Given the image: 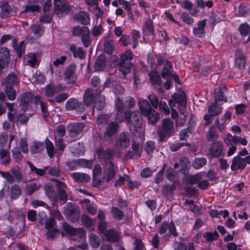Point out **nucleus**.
I'll return each instance as SVG.
<instances>
[{
    "mask_svg": "<svg viewBox=\"0 0 250 250\" xmlns=\"http://www.w3.org/2000/svg\"><path fill=\"white\" fill-rule=\"evenodd\" d=\"M45 148L47 153L50 158H53L55 153V148L53 143L46 138L45 140Z\"/></svg>",
    "mask_w": 250,
    "mask_h": 250,
    "instance_id": "nucleus-49",
    "label": "nucleus"
},
{
    "mask_svg": "<svg viewBox=\"0 0 250 250\" xmlns=\"http://www.w3.org/2000/svg\"><path fill=\"white\" fill-rule=\"evenodd\" d=\"M222 111V107L218 105V103H214L208 107V112L213 116L219 115Z\"/></svg>",
    "mask_w": 250,
    "mask_h": 250,
    "instance_id": "nucleus-38",
    "label": "nucleus"
},
{
    "mask_svg": "<svg viewBox=\"0 0 250 250\" xmlns=\"http://www.w3.org/2000/svg\"><path fill=\"white\" fill-rule=\"evenodd\" d=\"M44 189L46 195L50 201L52 202V206L53 207L56 206L57 201V195L54 190L52 184L50 183L46 184L44 188Z\"/></svg>",
    "mask_w": 250,
    "mask_h": 250,
    "instance_id": "nucleus-19",
    "label": "nucleus"
},
{
    "mask_svg": "<svg viewBox=\"0 0 250 250\" xmlns=\"http://www.w3.org/2000/svg\"><path fill=\"white\" fill-rule=\"evenodd\" d=\"M73 180L79 183H87L90 180V176L87 174L82 172H75L71 174Z\"/></svg>",
    "mask_w": 250,
    "mask_h": 250,
    "instance_id": "nucleus-25",
    "label": "nucleus"
},
{
    "mask_svg": "<svg viewBox=\"0 0 250 250\" xmlns=\"http://www.w3.org/2000/svg\"><path fill=\"white\" fill-rule=\"evenodd\" d=\"M119 125L115 122H112L108 125L106 130L104 133V138L106 140L114 135L117 132Z\"/></svg>",
    "mask_w": 250,
    "mask_h": 250,
    "instance_id": "nucleus-21",
    "label": "nucleus"
},
{
    "mask_svg": "<svg viewBox=\"0 0 250 250\" xmlns=\"http://www.w3.org/2000/svg\"><path fill=\"white\" fill-rule=\"evenodd\" d=\"M219 137V134L217 130L213 127L211 126L206 135L207 140L208 142H213L216 140Z\"/></svg>",
    "mask_w": 250,
    "mask_h": 250,
    "instance_id": "nucleus-40",
    "label": "nucleus"
},
{
    "mask_svg": "<svg viewBox=\"0 0 250 250\" xmlns=\"http://www.w3.org/2000/svg\"><path fill=\"white\" fill-rule=\"evenodd\" d=\"M104 51L109 54H111L113 50V42L112 40H106L104 43Z\"/></svg>",
    "mask_w": 250,
    "mask_h": 250,
    "instance_id": "nucleus-59",
    "label": "nucleus"
},
{
    "mask_svg": "<svg viewBox=\"0 0 250 250\" xmlns=\"http://www.w3.org/2000/svg\"><path fill=\"white\" fill-rule=\"evenodd\" d=\"M1 9V16L2 18H7L10 13L11 8L7 2H1L0 5Z\"/></svg>",
    "mask_w": 250,
    "mask_h": 250,
    "instance_id": "nucleus-51",
    "label": "nucleus"
},
{
    "mask_svg": "<svg viewBox=\"0 0 250 250\" xmlns=\"http://www.w3.org/2000/svg\"><path fill=\"white\" fill-rule=\"evenodd\" d=\"M11 172L12 174L9 172L0 171V175L10 184L14 183L15 182L20 183L23 180V174L19 166H15L12 167L11 169Z\"/></svg>",
    "mask_w": 250,
    "mask_h": 250,
    "instance_id": "nucleus-2",
    "label": "nucleus"
},
{
    "mask_svg": "<svg viewBox=\"0 0 250 250\" xmlns=\"http://www.w3.org/2000/svg\"><path fill=\"white\" fill-rule=\"evenodd\" d=\"M32 101L33 97L30 93H26L22 95L21 99V111L23 113L27 110Z\"/></svg>",
    "mask_w": 250,
    "mask_h": 250,
    "instance_id": "nucleus-20",
    "label": "nucleus"
},
{
    "mask_svg": "<svg viewBox=\"0 0 250 250\" xmlns=\"http://www.w3.org/2000/svg\"><path fill=\"white\" fill-rule=\"evenodd\" d=\"M63 230L71 236H77L83 241L81 245H78L77 248L83 250H86L88 247V244L85 242V231L82 228L75 229L72 227L66 222H62Z\"/></svg>",
    "mask_w": 250,
    "mask_h": 250,
    "instance_id": "nucleus-1",
    "label": "nucleus"
},
{
    "mask_svg": "<svg viewBox=\"0 0 250 250\" xmlns=\"http://www.w3.org/2000/svg\"><path fill=\"white\" fill-rule=\"evenodd\" d=\"M84 125L83 123H69L67 125L68 135L71 137H77L83 131Z\"/></svg>",
    "mask_w": 250,
    "mask_h": 250,
    "instance_id": "nucleus-12",
    "label": "nucleus"
},
{
    "mask_svg": "<svg viewBox=\"0 0 250 250\" xmlns=\"http://www.w3.org/2000/svg\"><path fill=\"white\" fill-rule=\"evenodd\" d=\"M125 117L127 125L129 127L131 126L135 129L141 127L142 125V119L139 111L127 110L125 112Z\"/></svg>",
    "mask_w": 250,
    "mask_h": 250,
    "instance_id": "nucleus-3",
    "label": "nucleus"
},
{
    "mask_svg": "<svg viewBox=\"0 0 250 250\" xmlns=\"http://www.w3.org/2000/svg\"><path fill=\"white\" fill-rule=\"evenodd\" d=\"M10 56L9 50L5 47L0 48V75L2 70L7 67L10 62Z\"/></svg>",
    "mask_w": 250,
    "mask_h": 250,
    "instance_id": "nucleus-10",
    "label": "nucleus"
},
{
    "mask_svg": "<svg viewBox=\"0 0 250 250\" xmlns=\"http://www.w3.org/2000/svg\"><path fill=\"white\" fill-rule=\"evenodd\" d=\"M76 65L74 64H70L66 69L64 75L65 81L67 83H73L76 81Z\"/></svg>",
    "mask_w": 250,
    "mask_h": 250,
    "instance_id": "nucleus-13",
    "label": "nucleus"
},
{
    "mask_svg": "<svg viewBox=\"0 0 250 250\" xmlns=\"http://www.w3.org/2000/svg\"><path fill=\"white\" fill-rule=\"evenodd\" d=\"M42 187L41 184L39 182H31L27 184L25 188V193L28 195H32L33 193L39 190Z\"/></svg>",
    "mask_w": 250,
    "mask_h": 250,
    "instance_id": "nucleus-28",
    "label": "nucleus"
},
{
    "mask_svg": "<svg viewBox=\"0 0 250 250\" xmlns=\"http://www.w3.org/2000/svg\"><path fill=\"white\" fill-rule=\"evenodd\" d=\"M39 64V62L37 60V56L35 54L29 53L28 55V60L27 61V64L30 65L32 67H35L38 66Z\"/></svg>",
    "mask_w": 250,
    "mask_h": 250,
    "instance_id": "nucleus-55",
    "label": "nucleus"
},
{
    "mask_svg": "<svg viewBox=\"0 0 250 250\" xmlns=\"http://www.w3.org/2000/svg\"><path fill=\"white\" fill-rule=\"evenodd\" d=\"M155 148V143L153 141H148L145 145V150L148 154L151 153Z\"/></svg>",
    "mask_w": 250,
    "mask_h": 250,
    "instance_id": "nucleus-64",
    "label": "nucleus"
},
{
    "mask_svg": "<svg viewBox=\"0 0 250 250\" xmlns=\"http://www.w3.org/2000/svg\"><path fill=\"white\" fill-rule=\"evenodd\" d=\"M207 162L206 158L204 157L195 158L192 163V166L194 169H198L205 166Z\"/></svg>",
    "mask_w": 250,
    "mask_h": 250,
    "instance_id": "nucleus-47",
    "label": "nucleus"
},
{
    "mask_svg": "<svg viewBox=\"0 0 250 250\" xmlns=\"http://www.w3.org/2000/svg\"><path fill=\"white\" fill-rule=\"evenodd\" d=\"M139 109L142 115H147L152 108L148 102L145 99H141L138 102Z\"/></svg>",
    "mask_w": 250,
    "mask_h": 250,
    "instance_id": "nucleus-30",
    "label": "nucleus"
},
{
    "mask_svg": "<svg viewBox=\"0 0 250 250\" xmlns=\"http://www.w3.org/2000/svg\"><path fill=\"white\" fill-rule=\"evenodd\" d=\"M239 32L242 36L246 37L249 35V37L245 41L248 42L250 41V26L247 23H243L239 26Z\"/></svg>",
    "mask_w": 250,
    "mask_h": 250,
    "instance_id": "nucleus-43",
    "label": "nucleus"
},
{
    "mask_svg": "<svg viewBox=\"0 0 250 250\" xmlns=\"http://www.w3.org/2000/svg\"><path fill=\"white\" fill-rule=\"evenodd\" d=\"M19 83V81L17 75L13 72L10 73L4 80L5 87H13L15 85H17Z\"/></svg>",
    "mask_w": 250,
    "mask_h": 250,
    "instance_id": "nucleus-27",
    "label": "nucleus"
},
{
    "mask_svg": "<svg viewBox=\"0 0 250 250\" xmlns=\"http://www.w3.org/2000/svg\"><path fill=\"white\" fill-rule=\"evenodd\" d=\"M173 100L178 104L179 111L183 114V118L182 119V122H181L182 125L186 122V116L184 114L186 111V98L183 95L176 94L173 96Z\"/></svg>",
    "mask_w": 250,
    "mask_h": 250,
    "instance_id": "nucleus-8",
    "label": "nucleus"
},
{
    "mask_svg": "<svg viewBox=\"0 0 250 250\" xmlns=\"http://www.w3.org/2000/svg\"><path fill=\"white\" fill-rule=\"evenodd\" d=\"M206 21V19L199 21L197 23V26L193 28V34L194 36L199 38H203L205 36V28Z\"/></svg>",
    "mask_w": 250,
    "mask_h": 250,
    "instance_id": "nucleus-17",
    "label": "nucleus"
},
{
    "mask_svg": "<svg viewBox=\"0 0 250 250\" xmlns=\"http://www.w3.org/2000/svg\"><path fill=\"white\" fill-rule=\"evenodd\" d=\"M81 221L83 224L87 228L91 227L93 225L94 220L87 215H83L81 217Z\"/></svg>",
    "mask_w": 250,
    "mask_h": 250,
    "instance_id": "nucleus-58",
    "label": "nucleus"
},
{
    "mask_svg": "<svg viewBox=\"0 0 250 250\" xmlns=\"http://www.w3.org/2000/svg\"><path fill=\"white\" fill-rule=\"evenodd\" d=\"M181 18L185 23L188 25H192L194 21V19L190 17L188 13L185 12L182 13Z\"/></svg>",
    "mask_w": 250,
    "mask_h": 250,
    "instance_id": "nucleus-63",
    "label": "nucleus"
},
{
    "mask_svg": "<svg viewBox=\"0 0 250 250\" xmlns=\"http://www.w3.org/2000/svg\"><path fill=\"white\" fill-rule=\"evenodd\" d=\"M75 19L80 21L83 25L88 24L90 21V18L88 14L84 11H80L78 13L75 17Z\"/></svg>",
    "mask_w": 250,
    "mask_h": 250,
    "instance_id": "nucleus-36",
    "label": "nucleus"
},
{
    "mask_svg": "<svg viewBox=\"0 0 250 250\" xmlns=\"http://www.w3.org/2000/svg\"><path fill=\"white\" fill-rule=\"evenodd\" d=\"M142 30L145 35L150 36L154 34L155 30L153 21L150 18L146 21L143 26Z\"/></svg>",
    "mask_w": 250,
    "mask_h": 250,
    "instance_id": "nucleus-24",
    "label": "nucleus"
},
{
    "mask_svg": "<svg viewBox=\"0 0 250 250\" xmlns=\"http://www.w3.org/2000/svg\"><path fill=\"white\" fill-rule=\"evenodd\" d=\"M28 165L30 167V170L32 172H34L37 175L41 176H44L46 174V170L48 169V167H45L42 169L37 168L31 162H28Z\"/></svg>",
    "mask_w": 250,
    "mask_h": 250,
    "instance_id": "nucleus-44",
    "label": "nucleus"
},
{
    "mask_svg": "<svg viewBox=\"0 0 250 250\" xmlns=\"http://www.w3.org/2000/svg\"><path fill=\"white\" fill-rule=\"evenodd\" d=\"M44 145L43 143L36 142L34 143L30 148V151L32 153H40L44 150Z\"/></svg>",
    "mask_w": 250,
    "mask_h": 250,
    "instance_id": "nucleus-54",
    "label": "nucleus"
},
{
    "mask_svg": "<svg viewBox=\"0 0 250 250\" xmlns=\"http://www.w3.org/2000/svg\"><path fill=\"white\" fill-rule=\"evenodd\" d=\"M133 57V54L131 51L128 50L122 53L121 55V61L120 63H127L130 62V61L132 60Z\"/></svg>",
    "mask_w": 250,
    "mask_h": 250,
    "instance_id": "nucleus-53",
    "label": "nucleus"
},
{
    "mask_svg": "<svg viewBox=\"0 0 250 250\" xmlns=\"http://www.w3.org/2000/svg\"><path fill=\"white\" fill-rule=\"evenodd\" d=\"M95 98L94 93L92 89L87 88L84 92L83 96V101L87 106L91 104Z\"/></svg>",
    "mask_w": 250,
    "mask_h": 250,
    "instance_id": "nucleus-29",
    "label": "nucleus"
},
{
    "mask_svg": "<svg viewBox=\"0 0 250 250\" xmlns=\"http://www.w3.org/2000/svg\"><path fill=\"white\" fill-rule=\"evenodd\" d=\"M110 116L106 114H101L97 118V124L98 125L106 124L108 123Z\"/></svg>",
    "mask_w": 250,
    "mask_h": 250,
    "instance_id": "nucleus-60",
    "label": "nucleus"
},
{
    "mask_svg": "<svg viewBox=\"0 0 250 250\" xmlns=\"http://www.w3.org/2000/svg\"><path fill=\"white\" fill-rule=\"evenodd\" d=\"M144 116L146 117L148 122L152 125H154L160 119L159 113L153 109L148 112V114Z\"/></svg>",
    "mask_w": 250,
    "mask_h": 250,
    "instance_id": "nucleus-39",
    "label": "nucleus"
},
{
    "mask_svg": "<svg viewBox=\"0 0 250 250\" xmlns=\"http://www.w3.org/2000/svg\"><path fill=\"white\" fill-rule=\"evenodd\" d=\"M5 92L8 98L10 100H14L15 99L16 97V92L13 87H5Z\"/></svg>",
    "mask_w": 250,
    "mask_h": 250,
    "instance_id": "nucleus-62",
    "label": "nucleus"
},
{
    "mask_svg": "<svg viewBox=\"0 0 250 250\" xmlns=\"http://www.w3.org/2000/svg\"><path fill=\"white\" fill-rule=\"evenodd\" d=\"M63 213L65 217L72 222H76L79 220L80 211L78 207L71 203H68L64 208Z\"/></svg>",
    "mask_w": 250,
    "mask_h": 250,
    "instance_id": "nucleus-5",
    "label": "nucleus"
},
{
    "mask_svg": "<svg viewBox=\"0 0 250 250\" xmlns=\"http://www.w3.org/2000/svg\"><path fill=\"white\" fill-rule=\"evenodd\" d=\"M210 152L213 157H218L223 153V144L221 142L216 141L212 143L210 147Z\"/></svg>",
    "mask_w": 250,
    "mask_h": 250,
    "instance_id": "nucleus-18",
    "label": "nucleus"
},
{
    "mask_svg": "<svg viewBox=\"0 0 250 250\" xmlns=\"http://www.w3.org/2000/svg\"><path fill=\"white\" fill-rule=\"evenodd\" d=\"M95 155L98 159L103 162H104L106 165H109L110 162H112L113 153L110 149L104 150L102 147L96 149Z\"/></svg>",
    "mask_w": 250,
    "mask_h": 250,
    "instance_id": "nucleus-9",
    "label": "nucleus"
},
{
    "mask_svg": "<svg viewBox=\"0 0 250 250\" xmlns=\"http://www.w3.org/2000/svg\"><path fill=\"white\" fill-rule=\"evenodd\" d=\"M21 193L20 187L17 184H14L11 188V198L13 199H17Z\"/></svg>",
    "mask_w": 250,
    "mask_h": 250,
    "instance_id": "nucleus-50",
    "label": "nucleus"
},
{
    "mask_svg": "<svg viewBox=\"0 0 250 250\" xmlns=\"http://www.w3.org/2000/svg\"><path fill=\"white\" fill-rule=\"evenodd\" d=\"M130 138L129 132L123 131L120 133L116 140V146L118 147L126 148L130 145Z\"/></svg>",
    "mask_w": 250,
    "mask_h": 250,
    "instance_id": "nucleus-11",
    "label": "nucleus"
},
{
    "mask_svg": "<svg viewBox=\"0 0 250 250\" xmlns=\"http://www.w3.org/2000/svg\"><path fill=\"white\" fill-rule=\"evenodd\" d=\"M89 241L90 246L95 249L98 248L101 244L100 238L93 233L89 234Z\"/></svg>",
    "mask_w": 250,
    "mask_h": 250,
    "instance_id": "nucleus-41",
    "label": "nucleus"
},
{
    "mask_svg": "<svg viewBox=\"0 0 250 250\" xmlns=\"http://www.w3.org/2000/svg\"><path fill=\"white\" fill-rule=\"evenodd\" d=\"M104 235L108 241L112 243H116L120 239L119 233L114 229L107 230L106 232L104 233Z\"/></svg>",
    "mask_w": 250,
    "mask_h": 250,
    "instance_id": "nucleus-26",
    "label": "nucleus"
},
{
    "mask_svg": "<svg viewBox=\"0 0 250 250\" xmlns=\"http://www.w3.org/2000/svg\"><path fill=\"white\" fill-rule=\"evenodd\" d=\"M120 70L123 73L124 75L128 74L130 71L131 63L130 62L127 63H120Z\"/></svg>",
    "mask_w": 250,
    "mask_h": 250,
    "instance_id": "nucleus-61",
    "label": "nucleus"
},
{
    "mask_svg": "<svg viewBox=\"0 0 250 250\" xmlns=\"http://www.w3.org/2000/svg\"><path fill=\"white\" fill-rule=\"evenodd\" d=\"M116 173V170L113 162H110L109 165H106L104 170V180L106 182H109L114 178Z\"/></svg>",
    "mask_w": 250,
    "mask_h": 250,
    "instance_id": "nucleus-16",
    "label": "nucleus"
},
{
    "mask_svg": "<svg viewBox=\"0 0 250 250\" xmlns=\"http://www.w3.org/2000/svg\"><path fill=\"white\" fill-rule=\"evenodd\" d=\"M65 89V86L61 84L58 85L49 84L47 85L45 88V94L48 97H52L55 94L63 91Z\"/></svg>",
    "mask_w": 250,
    "mask_h": 250,
    "instance_id": "nucleus-14",
    "label": "nucleus"
},
{
    "mask_svg": "<svg viewBox=\"0 0 250 250\" xmlns=\"http://www.w3.org/2000/svg\"><path fill=\"white\" fill-rule=\"evenodd\" d=\"M54 13L58 17L67 15L70 10V4L66 0H54Z\"/></svg>",
    "mask_w": 250,
    "mask_h": 250,
    "instance_id": "nucleus-6",
    "label": "nucleus"
},
{
    "mask_svg": "<svg viewBox=\"0 0 250 250\" xmlns=\"http://www.w3.org/2000/svg\"><path fill=\"white\" fill-rule=\"evenodd\" d=\"M203 237L207 242H212L217 240L219 237V234L216 230L213 232L207 231L204 234Z\"/></svg>",
    "mask_w": 250,
    "mask_h": 250,
    "instance_id": "nucleus-52",
    "label": "nucleus"
},
{
    "mask_svg": "<svg viewBox=\"0 0 250 250\" xmlns=\"http://www.w3.org/2000/svg\"><path fill=\"white\" fill-rule=\"evenodd\" d=\"M111 212L113 218L118 221L122 220L125 217L124 212L118 207H112Z\"/></svg>",
    "mask_w": 250,
    "mask_h": 250,
    "instance_id": "nucleus-48",
    "label": "nucleus"
},
{
    "mask_svg": "<svg viewBox=\"0 0 250 250\" xmlns=\"http://www.w3.org/2000/svg\"><path fill=\"white\" fill-rule=\"evenodd\" d=\"M77 163L78 165V166L88 168H91L93 165L92 161L87 160L83 159H77Z\"/></svg>",
    "mask_w": 250,
    "mask_h": 250,
    "instance_id": "nucleus-57",
    "label": "nucleus"
},
{
    "mask_svg": "<svg viewBox=\"0 0 250 250\" xmlns=\"http://www.w3.org/2000/svg\"><path fill=\"white\" fill-rule=\"evenodd\" d=\"M202 178V176L200 174L188 175L185 177L184 182L186 184L193 185L198 184Z\"/></svg>",
    "mask_w": 250,
    "mask_h": 250,
    "instance_id": "nucleus-32",
    "label": "nucleus"
},
{
    "mask_svg": "<svg viewBox=\"0 0 250 250\" xmlns=\"http://www.w3.org/2000/svg\"><path fill=\"white\" fill-rule=\"evenodd\" d=\"M70 51L72 53L74 58H79L80 59H83L85 53L83 49L80 47H77L75 45L72 44L69 47Z\"/></svg>",
    "mask_w": 250,
    "mask_h": 250,
    "instance_id": "nucleus-31",
    "label": "nucleus"
},
{
    "mask_svg": "<svg viewBox=\"0 0 250 250\" xmlns=\"http://www.w3.org/2000/svg\"><path fill=\"white\" fill-rule=\"evenodd\" d=\"M52 181L56 182V186L57 188L58 193L57 200L59 199L62 202V203H65L67 200V193L66 192L67 187L62 182L60 181L56 178H54L51 180Z\"/></svg>",
    "mask_w": 250,
    "mask_h": 250,
    "instance_id": "nucleus-7",
    "label": "nucleus"
},
{
    "mask_svg": "<svg viewBox=\"0 0 250 250\" xmlns=\"http://www.w3.org/2000/svg\"><path fill=\"white\" fill-rule=\"evenodd\" d=\"M162 124V125L158 129V134L161 141L165 137H169L174 133L173 123L169 119H164Z\"/></svg>",
    "mask_w": 250,
    "mask_h": 250,
    "instance_id": "nucleus-4",
    "label": "nucleus"
},
{
    "mask_svg": "<svg viewBox=\"0 0 250 250\" xmlns=\"http://www.w3.org/2000/svg\"><path fill=\"white\" fill-rule=\"evenodd\" d=\"M82 105V104L80 103L77 99L70 98L66 102L65 104V107L67 110H71L76 109L79 107H80Z\"/></svg>",
    "mask_w": 250,
    "mask_h": 250,
    "instance_id": "nucleus-37",
    "label": "nucleus"
},
{
    "mask_svg": "<svg viewBox=\"0 0 250 250\" xmlns=\"http://www.w3.org/2000/svg\"><path fill=\"white\" fill-rule=\"evenodd\" d=\"M34 101L36 105H40L42 117L45 120H47L50 114L48 110L47 103L43 101L40 97L35 96Z\"/></svg>",
    "mask_w": 250,
    "mask_h": 250,
    "instance_id": "nucleus-15",
    "label": "nucleus"
},
{
    "mask_svg": "<svg viewBox=\"0 0 250 250\" xmlns=\"http://www.w3.org/2000/svg\"><path fill=\"white\" fill-rule=\"evenodd\" d=\"M131 148L132 151H129L126 154L127 158L131 159L134 156H137L138 157H141L142 148L138 142L133 141L132 144Z\"/></svg>",
    "mask_w": 250,
    "mask_h": 250,
    "instance_id": "nucleus-23",
    "label": "nucleus"
},
{
    "mask_svg": "<svg viewBox=\"0 0 250 250\" xmlns=\"http://www.w3.org/2000/svg\"><path fill=\"white\" fill-rule=\"evenodd\" d=\"M246 166L245 159L241 158L239 156L233 158L230 168L232 171L237 169H243Z\"/></svg>",
    "mask_w": 250,
    "mask_h": 250,
    "instance_id": "nucleus-22",
    "label": "nucleus"
},
{
    "mask_svg": "<svg viewBox=\"0 0 250 250\" xmlns=\"http://www.w3.org/2000/svg\"><path fill=\"white\" fill-rule=\"evenodd\" d=\"M88 30V27L86 26L80 27L76 26L73 27L72 30V34L73 36H83V34Z\"/></svg>",
    "mask_w": 250,
    "mask_h": 250,
    "instance_id": "nucleus-56",
    "label": "nucleus"
},
{
    "mask_svg": "<svg viewBox=\"0 0 250 250\" xmlns=\"http://www.w3.org/2000/svg\"><path fill=\"white\" fill-rule=\"evenodd\" d=\"M172 65L168 61H165V64L162 69L161 76L163 78H169V76L172 74L171 69Z\"/></svg>",
    "mask_w": 250,
    "mask_h": 250,
    "instance_id": "nucleus-45",
    "label": "nucleus"
},
{
    "mask_svg": "<svg viewBox=\"0 0 250 250\" xmlns=\"http://www.w3.org/2000/svg\"><path fill=\"white\" fill-rule=\"evenodd\" d=\"M30 29L36 37L42 36L44 32V27L42 25L34 24L31 26Z\"/></svg>",
    "mask_w": 250,
    "mask_h": 250,
    "instance_id": "nucleus-46",
    "label": "nucleus"
},
{
    "mask_svg": "<svg viewBox=\"0 0 250 250\" xmlns=\"http://www.w3.org/2000/svg\"><path fill=\"white\" fill-rule=\"evenodd\" d=\"M110 85H111L119 93L122 94L124 93L125 89L121 86L119 82L111 81L110 79H109L107 80L104 83V87H109Z\"/></svg>",
    "mask_w": 250,
    "mask_h": 250,
    "instance_id": "nucleus-35",
    "label": "nucleus"
},
{
    "mask_svg": "<svg viewBox=\"0 0 250 250\" xmlns=\"http://www.w3.org/2000/svg\"><path fill=\"white\" fill-rule=\"evenodd\" d=\"M246 62V58L244 55L239 51H236L235 59V65L240 69H241L244 67Z\"/></svg>",
    "mask_w": 250,
    "mask_h": 250,
    "instance_id": "nucleus-34",
    "label": "nucleus"
},
{
    "mask_svg": "<svg viewBox=\"0 0 250 250\" xmlns=\"http://www.w3.org/2000/svg\"><path fill=\"white\" fill-rule=\"evenodd\" d=\"M105 62L106 58L104 55L99 56L94 63L95 70L97 71H102L105 67Z\"/></svg>",
    "mask_w": 250,
    "mask_h": 250,
    "instance_id": "nucleus-33",
    "label": "nucleus"
},
{
    "mask_svg": "<svg viewBox=\"0 0 250 250\" xmlns=\"http://www.w3.org/2000/svg\"><path fill=\"white\" fill-rule=\"evenodd\" d=\"M176 186L175 182H173L171 185L169 184H166L164 185L162 188V194L166 196L172 194L176 188Z\"/></svg>",
    "mask_w": 250,
    "mask_h": 250,
    "instance_id": "nucleus-42",
    "label": "nucleus"
}]
</instances>
